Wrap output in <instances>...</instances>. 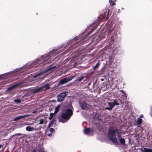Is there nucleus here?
<instances>
[{"instance_id":"f257e3e1","label":"nucleus","mask_w":152,"mask_h":152,"mask_svg":"<svg viewBox=\"0 0 152 152\" xmlns=\"http://www.w3.org/2000/svg\"><path fill=\"white\" fill-rule=\"evenodd\" d=\"M60 53V50L56 49H53L52 50L49 51L48 53L42 56L40 58L33 61L30 68L37 66L38 65L47 61H48V62H50L54 60L56 57V55Z\"/></svg>"},{"instance_id":"f03ea898","label":"nucleus","mask_w":152,"mask_h":152,"mask_svg":"<svg viewBox=\"0 0 152 152\" xmlns=\"http://www.w3.org/2000/svg\"><path fill=\"white\" fill-rule=\"evenodd\" d=\"M58 68V66H56L49 67L44 71L34 76V78L35 80H42L45 77V75H44L45 73H47V74L51 73L57 69Z\"/></svg>"},{"instance_id":"7ed1b4c3","label":"nucleus","mask_w":152,"mask_h":152,"mask_svg":"<svg viewBox=\"0 0 152 152\" xmlns=\"http://www.w3.org/2000/svg\"><path fill=\"white\" fill-rule=\"evenodd\" d=\"M122 132L118 129L110 130L109 129L108 132V135L112 141L115 144H117L118 141L116 138L115 137L116 135L120 138L121 137Z\"/></svg>"},{"instance_id":"20e7f679","label":"nucleus","mask_w":152,"mask_h":152,"mask_svg":"<svg viewBox=\"0 0 152 152\" xmlns=\"http://www.w3.org/2000/svg\"><path fill=\"white\" fill-rule=\"evenodd\" d=\"M72 114L73 111L71 109L65 110L61 114V117L59 118V121L63 123H65L70 118Z\"/></svg>"},{"instance_id":"39448f33","label":"nucleus","mask_w":152,"mask_h":152,"mask_svg":"<svg viewBox=\"0 0 152 152\" xmlns=\"http://www.w3.org/2000/svg\"><path fill=\"white\" fill-rule=\"evenodd\" d=\"M21 69H19L10 72L8 73H6L3 75H0V78H3L4 76H10V75L12 74V75H16L19 74L20 72Z\"/></svg>"},{"instance_id":"423d86ee","label":"nucleus","mask_w":152,"mask_h":152,"mask_svg":"<svg viewBox=\"0 0 152 152\" xmlns=\"http://www.w3.org/2000/svg\"><path fill=\"white\" fill-rule=\"evenodd\" d=\"M49 85L48 84L42 86H41L39 88L36 89L34 92H43L46 89L49 88Z\"/></svg>"},{"instance_id":"0eeeda50","label":"nucleus","mask_w":152,"mask_h":152,"mask_svg":"<svg viewBox=\"0 0 152 152\" xmlns=\"http://www.w3.org/2000/svg\"><path fill=\"white\" fill-rule=\"evenodd\" d=\"M74 77V76L68 77L61 80L59 82L60 85H63L72 80Z\"/></svg>"},{"instance_id":"6e6552de","label":"nucleus","mask_w":152,"mask_h":152,"mask_svg":"<svg viewBox=\"0 0 152 152\" xmlns=\"http://www.w3.org/2000/svg\"><path fill=\"white\" fill-rule=\"evenodd\" d=\"M66 95V92H63L61 93L57 96V101L58 102H61L64 100Z\"/></svg>"},{"instance_id":"1a4fd4ad","label":"nucleus","mask_w":152,"mask_h":152,"mask_svg":"<svg viewBox=\"0 0 152 152\" xmlns=\"http://www.w3.org/2000/svg\"><path fill=\"white\" fill-rule=\"evenodd\" d=\"M84 133L87 135L90 136L92 135L94 132L93 130L90 128H85L83 131Z\"/></svg>"},{"instance_id":"9d476101","label":"nucleus","mask_w":152,"mask_h":152,"mask_svg":"<svg viewBox=\"0 0 152 152\" xmlns=\"http://www.w3.org/2000/svg\"><path fill=\"white\" fill-rule=\"evenodd\" d=\"M21 84L22 83H15L11 86L10 87L8 88L7 89V90L10 91L15 88L22 87V86H21Z\"/></svg>"},{"instance_id":"9b49d317","label":"nucleus","mask_w":152,"mask_h":152,"mask_svg":"<svg viewBox=\"0 0 152 152\" xmlns=\"http://www.w3.org/2000/svg\"><path fill=\"white\" fill-rule=\"evenodd\" d=\"M56 121L55 118H53V120L50 121L49 122L48 125V127L50 128V127H55L56 125Z\"/></svg>"},{"instance_id":"f8f14e48","label":"nucleus","mask_w":152,"mask_h":152,"mask_svg":"<svg viewBox=\"0 0 152 152\" xmlns=\"http://www.w3.org/2000/svg\"><path fill=\"white\" fill-rule=\"evenodd\" d=\"M110 106H111L113 108L116 105H118L119 104L118 103V102L116 101V99L114 100L113 102H108L107 103Z\"/></svg>"},{"instance_id":"ddd939ff","label":"nucleus","mask_w":152,"mask_h":152,"mask_svg":"<svg viewBox=\"0 0 152 152\" xmlns=\"http://www.w3.org/2000/svg\"><path fill=\"white\" fill-rule=\"evenodd\" d=\"M79 104L81 108L83 109L84 110L86 108L87 104L86 102H80Z\"/></svg>"},{"instance_id":"4468645a","label":"nucleus","mask_w":152,"mask_h":152,"mask_svg":"<svg viewBox=\"0 0 152 152\" xmlns=\"http://www.w3.org/2000/svg\"><path fill=\"white\" fill-rule=\"evenodd\" d=\"M26 130L28 132L32 131L34 130L35 131L37 130V129H35L33 127H31L30 126H27L26 128Z\"/></svg>"},{"instance_id":"2eb2a0df","label":"nucleus","mask_w":152,"mask_h":152,"mask_svg":"<svg viewBox=\"0 0 152 152\" xmlns=\"http://www.w3.org/2000/svg\"><path fill=\"white\" fill-rule=\"evenodd\" d=\"M28 116V115H23V116H18L14 119V121H15L19 120L23 118L27 117Z\"/></svg>"},{"instance_id":"dca6fc26","label":"nucleus","mask_w":152,"mask_h":152,"mask_svg":"<svg viewBox=\"0 0 152 152\" xmlns=\"http://www.w3.org/2000/svg\"><path fill=\"white\" fill-rule=\"evenodd\" d=\"M143 152H152V148H144Z\"/></svg>"},{"instance_id":"f3484780","label":"nucleus","mask_w":152,"mask_h":152,"mask_svg":"<svg viewBox=\"0 0 152 152\" xmlns=\"http://www.w3.org/2000/svg\"><path fill=\"white\" fill-rule=\"evenodd\" d=\"M142 119L140 118H138L137 121V125H140L142 123Z\"/></svg>"},{"instance_id":"a211bd4d","label":"nucleus","mask_w":152,"mask_h":152,"mask_svg":"<svg viewBox=\"0 0 152 152\" xmlns=\"http://www.w3.org/2000/svg\"><path fill=\"white\" fill-rule=\"evenodd\" d=\"M84 78V77L83 76H81L80 77L78 78L76 80V82L78 81H81L82 80H83Z\"/></svg>"},{"instance_id":"6ab92c4d","label":"nucleus","mask_w":152,"mask_h":152,"mask_svg":"<svg viewBox=\"0 0 152 152\" xmlns=\"http://www.w3.org/2000/svg\"><path fill=\"white\" fill-rule=\"evenodd\" d=\"M60 107V105H58L56 108L55 110V111H54V113L56 114L58 112V111L59 110Z\"/></svg>"},{"instance_id":"aec40b11","label":"nucleus","mask_w":152,"mask_h":152,"mask_svg":"<svg viewBox=\"0 0 152 152\" xmlns=\"http://www.w3.org/2000/svg\"><path fill=\"white\" fill-rule=\"evenodd\" d=\"M119 140L120 142L122 144H125V140L124 139L122 138H119Z\"/></svg>"},{"instance_id":"412c9836","label":"nucleus","mask_w":152,"mask_h":152,"mask_svg":"<svg viewBox=\"0 0 152 152\" xmlns=\"http://www.w3.org/2000/svg\"><path fill=\"white\" fill-rule=\"evenodd\" d=\"M54 113H51L50 114V117L49 118V119L50 120H51L52 118L53 117L54 115Z\"/></svg>"},{"instance_id":"4be33fe9","label":"nucleus","mask_w":152,"mask_h":152,"mask_svg":"<svg viewBox=\"0 0 152 152\" xmlns=\"http://www.w3.org/2000/svg\"><path fill=\"white\" fill-rule=\"evenodd\" d=\"M14 102L17 103V104H19L21 102V100L19 99H15L14 100Z\"/></svg>"},{"instance_id":"5701e85b","label":"nucleus","mask_w":152,"mask_h":152,"mask_svg":"<svg viewBox=\"0 0 152 152\" xmlns=\"http://www.w3.org/2000/svg\"><path fill=\"white\" fill-rule=\"evenodd\" d=\"M45 122V120L43 119H41L39 120V124H43Z\"/></svg>"},{"instance_id":"b1692460","label":"nucleus","mask_w":152,"mask_h":152,"mask_svg":"<svg viewBox=\"0 0 152 152\" xmlns=\"http://www.w3.org/2000/svg\"><path fill=\"white\" fill-rule=\"evenodd\" d=\"M122 99L124 100H125L127 98V95L125 93L124 94L122 95Z\"/></svg>"},{"instance_id":"393cba45","label":"nucleus","mask_w":152,"mask_h":152,"mask_svg":"<svg viewBox=\"0 0 152 152\" xmlns=\"http://www.w3.org/2000/svg\"><path fill=\"white\" fill-rule=\"evenodd\" d=\"M99 64V62L97 63L94 66H93V68L94 69H96L98 66Z\"/></svg>"},{"instance_id":"a878e982","label":"nucleus","mask_w":152,"mask_h":152,"mask_svg":"<svg viewBox=\"0 0 152 152\" xmlns=\"http://www.w3.org/2000/svg\"><path fill=\"white\" fill-rule=\"evenodd\" d=\"M109 2L110 3V4H111L112 6L115 5V3L112 0H109Z\"/></svg>"},{"instance_id":"bb28decb","label":"nucleus","mask_w":152,"mask_h":152,"mask_svg":"<svg viewBox=\"0 0 152 152\" xmlns=\"http://www.w3.org/2000/svg\"><path fill=\"white\" fill-rule=\"evenodd\" d=\"M79 37H76L74 39L72 40V41H74L75 40H76V41H77L78 39H79Z\"/></svg>"},{"instance_id":"cd10ccee","label":"nucleus","mask_w":152,"mask_h":152,"mask_svg":"<svg viewBox=\"0 0 152 152\" xmlns=\"http://www.w3.org/2000/svg\"><path fill=\"white\" fill-rule=\"evenodd\" d=\"M50 131L51 132H54L55 131L54 129L52 128L50 129Z\"/></svg>"},{"instance_id":"c85d7f7f","label":"nucleus","mask_w":152,"mask_h":152,"mask_svg":"<svg viewBox=\"0 0 152 152\" xmlns=\"http://www.w3.org/2000/svg\"><path fill=\"white\" fill-rule=\"evenodd\" d=\"M113 108L111 106H110V107H109V108L107 107L105 108V109H107L108 110H112V109Z\"/></svg>"},{"instance_id":"c756f323","label":"nucleus","mask_w":152,"mask_h":152,"mask_svg":"<svg viewBox=\"0 0 152 152\" xmlns=\"http://www.w3.org/2000/svg\"><path fill=\"white\" fill-rule=\"evenodd\" d=\"M120 91L122 92L123 93V94H125V92L123 90H121Z\"/></svg>"},{"instance_id":"7c9ffc66","label":"nucleus","mask_w":152,"mask_h":152,"mask_svg":"<svg viewBox=\"0 0 152 152\" xmlns=\"http://www.w3.org/2000/svg\"><path fill=\"white\" fill-rule=\"evenodd\" d=\"M16 135H22V134H21L20 133H18L16 134Z\"/></svg>"},{"instance_id":"2f4dec72","label":"nucleus","mask_w":152,"mask_h":152,"mask_svg":"<svg viewBox=\"0 0 152 152\" xmlns=\"http://www.w3.org/2000/svg\"><path fill=\"white\" fill-rule=\"evenodd\" d=\"M113 29L114 28H112L109 31V32L111 33L113 30Z\"/></svg>"},{"instance_id":"473e14b6","label":"nucleus","mask_w":152,"mask_h":152,"mask_svg":"<svg viewBox=\"0 0 152 152\" xmlns=\"http://www.w3.org/2000/svg\"><path fill=\"white\" fill-rule=\"evenodd\" d=\"M48 136L49 137H50L52 136V134L51 133H49L48 134Z\"/></svg>"},{"instance_id":"72a5a7b5","label":"nucleus","mask_w":152,"mask_h":152,"mask_svg":"<svg viewBox=\"0 0 152 152\" xmlns=\"http://www.w3.org/2000/svg\"><path fill=\"white\" fill-rule=\"evenodd\" d=\"M32 152H37L36 150V149H34L32 151Z\"/></svg>"},{"instance_id":"f704fd0d","label":"nucleus","mask_w":152,"mask_h":152,"mask_svg":"<svg viewBox=\"0 0 152 152\" xmlns=\"http://www.w3.org/2000/svg\"><path fill=\"white\" fill-rule=\"evenodd\" d=\"M143 115H141L140 116V118H143Z\"/></svg>"},{"instance_id":"c9c22d12","label":"nucleus","mask_w":152,"mask_h":152,"mask_svg":"<svg viewBox=\"0 0 152 152\" xmlns=\"http://www.w3.org/2000/svg\"><path fill=\"white\" fill-rule=\"evenodd\" d=\"M2 146V145L1 144H0V148H1Z\"/></svg>"},{"instance_id":"e433bc0d","label":"nucleus","mask_w":152,"mask_h":152,"mask_svg":"<svg viewBox=\"0 0 152 152\" xmlns=\"http://www.w3.org/2000/svg\"><path fill=\"white\" fill-rule=\"evenodd\" d=\"M28 125V124H27V123H25V125Z\"/></svg>"},{"instance_id":"4c0bfd02","label":"nucleus","mask_w":152,"mask_h":152,"mask_svg":"<svg viewBox=\"0 0 152 152\" xmlns=\"http://www.w3.org/2000/svg\"><path fill=\"white\" fill-rule=\"evenodd\" d=\"M79 41H80V40L78 41H77V42H79Z\"/></svg>"}]
</instances>
